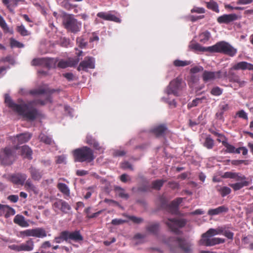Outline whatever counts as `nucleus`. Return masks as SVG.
<instances>
[{
  "label": "nucleus",
  "mask_w": 253,
  "mask_h": 253,
  "mask_svg": "<svg viewBox=\"0 0 253 253\" xmlns=\"http://www.w3.org/2000/svg\"><path fill=\"white\" fill-rule=\"evenodd\" d=\"M216 189L222 197L227 196L231 192V189L227 186H218Z\"/></svg>",
  "instance_id": "4c0bfd02"
},
{
  "label": "nucleus",
  "mask_w": 253,
  "mask_h": 253,
  "mask_svg": "<svg viewBox=\"0 0 253 253\" xmlns=\"http://www.w3.org/2000/svg\"><path fill=\"white\" fill-rule=\"evenodd\" d=\"M222 92L223 89L218 86L213 87L210 91L211 94L213 96H219Z\"/></svg>",
  "instance_id": "09e8293b"
},
{
  "label": "nucleus",
  "mask_w": 253,
  "mask_h": 253,
  "mask_svg": "<svg viewBox=\"0 0 253 253\" xmlns=\"http://www.w3.org/2000/svg\"><path fill=\"white\" fill-rule=\"evenodd\" d=\"M27 177L26 174L18 173L11 175L10 177V181L15 184L23 185Z\"/></svg>",
  "instance_id": "a211bd4d"
},
{
  "label": "nucleus",
  "mask_w": 253,
  "mask_h": 253,
  "mask_svg": "<svg viewBox=\"0 0 253 253\" xmlns=\"http://www.w3.org/2000/svg\"><path fill=\"white\" fill-rule=\"evenodd\" d=\"M43 58H35L32 61L31 64L33 66H42Z\"/></svg>",
  "instance_id": "4d7b16f0"
},
{
  "label": "nucleus",
  "mask_w": 253,
  "mask_h": 253,
  "mask_svg": "<svg viewBox=\"0 0 253 253\" xmlns=\"http://www.w3.org/2000/svg\"><path fill=\"white\" fill-rule=\"evenodd\" d=\"M206 97L205 96H203L201 98H196L195 99H194L191 104H189L188 105V107H192L197 106L198 104L201 103L203 100H206Z\"/></svg>",
  "instance_id": "de8ad7c7"
},
{
  "label": "nucleus",
  "mask_w": 253,
  "mask_h": 253,
  "mask_svg": "<svg viewBox=\"0 0 253 253\" xmlns=\"http://www.w3.org/2000/svg\"><path fill=\"white\" fill-rule=\"evenodd\" d=\"M15 212V210L13 208L7 205L4 217L7 218L11 216L14 215Z\"/></svg>",
  "instance_id": "3c124183"
},
{
  "label": "nucleus",
  "mask_w": 253,
  "mask_h": 253,
  "mask_svg": "<svg viewBox=\"0 0 253 253\" xmlns=\"http://www.w3.org/2000/svg\"><path fill=\"white\" fill-rule=\"evenodd\" d=\"M209 52L222 53L233 57L237 53V49L228 43L222 41L208 47Z\"/></svg>",
  "instance_id": "20e7f679"
},
{
  "label": "nucleus",
  "mask_w": 253,
  "mask_h": 253,
  "mask_svg": "<svg viewBox=\"0 0 253 253\" xmlns=\"http://www.w3.org/2000/svg\"><path fill=\"white\" fill-rule=\"evenodd\" d=\"M34 247V243L32 238L29 239L25 243L20 244V252H30Z\"/></svg>",
  "instance_id": "393cba45"
},
{
  "label": "nucleus",
  "mask_w": 253,
  "mask_h": 253,
  "mask_svg": "<svg viewBox=\"0 0 253 253\" xmlns=\"http://www.w3.org/2000/svg\"><path fill=\"white\" fill-rule=\"evenodd\" d=\"M70 44V41L69 39L64 38L61 39L60 44L62 46L67 47Z\"/></svg>",
  "instance_id": "69168bd1"
},
{
  "label": "nucleus",
  "mask_w": 253,
  "mask_h": 253,
  "mask_svg": "<svg viewBox=\"0 0 253 253\" xmlns=\"http://www.w3.org/2000/svg\"><path fill=\"white\" fill-rule=\"evenodd\" d=\"M125 222H126V220L122 219H117V218L114 219L111 221V223L114 225L122 224Z\"/></svg>",
  "instance_id": "338daca9"
},
{
  "label": "nucleus",
  "mask_w": 253,
  "mask_h": 253,
  "mask_svg": "<svg viewBox=\"0 0 253 253\" xmlns=\"http://www.w3.org/2000/svg\"><path fill=\"white\" fill-rule=\"evenodd\" d=\"M206 4L208 8L217 13L219 12L218 5L213 0H210L209 2H206Z\"/></svg>",
  "instance_id": "ea45409f"
},
{
  "label": "nucleus",
  "mask_w": 253,
  "mask_h": 253,
  "mask_svg": "<svg viewBox=\"0 0 253 253\" xmlns=\"http://www.w3.org/2000/svg\"><path fill=\"white\" fill-rule=\"evenodd\" d=\"M39 138L41 141L46 144L51 145L53 142L51 138L44 134H41L39 136Z\"/></svg>",
  "instance_id": "a18cd8bd"
},
{
  "label": "nucleus",
  "mask_w": 253,
  "mask_h": 253,
  "mask_svg": "<svg viewBox=\"0 0 253 253\" xmlns=\"http://www.w3.org/2000/svg\"><path fill=\"white\" fill-rule=\"evenodd\" d=\"M48 101L51 102L50 95L45 100L35 99L27 103L18 104L12 101L9 95H5V102L7 106L28 121H34L39 115L38 110L33 106L38 104L44 105Z\"/></svg>",
  "instance_id": "f257e3e1"
},
{
  "label": "nucleus",
  "mask_w": 253,
  "mask_h": 253,
  "mask_svg": "<svg viewBox=\"0 0 253 253\" xmlns=\"http://www.w3.org/2000/svg\"><path fill=\"white\" fill-rule=\"evenodd\" d=\"M19 149L18 146L14 148L6 147L0 151V163L2 165H10L15 160V150Z\"/></svg>",
  "instance_id": "39448f33"
},
{
  "label": "nucleus",
  "mask_w": 253,
  "mask_h": 253,
  "mask_svg": "<svg viewBox=\"0 0 253 253\" xmlns=\"http://www.w3.org/2000/svg\"><path fill=\"white\" fill-rule=\"evenodd\" d=\"M210 37L211 33L208 31H206L200 34V42H201L205 43L210 40Z\"/></svg>",
  "instance_id": "37998d69"
},
{
  "label": "nucleus",
  "mask_w": 253,
  "mask_h": 253,
  "mask_svg": "<svg viewBox=\"0 0 253 253\" xmlns=\"http://www.w3.org/2000/svg\"><path fill=\"white\" fill-rule=\"evenodd\" d=\"M236 176L234 179H235L236 181H247L246 177L245 176L242 175L239 173H235Z\"/></svg>",
  "instance_id": "e2e57ef3"
},
{
  "label": "nucleus",
  "mask_w": 253,
  "mask_h": 253,
  "mask_svg": "<svg viewBox=\"0 0 253 253\" xmlns=\"http://www.w3.org/2000/svg\"><path fill=\"white\" fill-rule=\"evenodd\" d=\"M7 206V205L0 204V216H4Z\"/></svg>",
  "instance_id": "774afa93"
},
{
  "label": "nucleus",
  "mask_w": 253,
  "mask_h": 253,
  "mask_svg": "<svg viewBox=\"0 0 253 253\" xmlns=\"http://www.w3.org/2000/svg\"><path fill=\"white\" fill-rule=\"evenodd\" d=\"M204 146L208 149H211L213 147L214 140L210 135L207 136L205 138Z\"/></svg>",
  "instance_id": "a19ab883"
},
{
  "label": "nucleus",
  "mask_w": 253,
  "mask_h": 253,
  "mask_svg": "<svg viewBox=\"0 0 253 253\" xmlns=\"http://www.w3.org/2000/svg\"><path fill=\"white\" fill-rule=\"evenodd\" d=\"M223 75H226V73H223V71L221 70L214 72L204 70L202 77L204 82L207 83L215 80L221 79Z\"/></svg>",
  "instance_id": "9b49d317"
},
{
  "label": "nucleus",
  "mask_w": 253,
  "mask_h": 253,
  "mask_svg": "<svg viewBox=\"0 0 253 253\" xmlns=\"http://www.w3.org/2000/svg\"><path fill=\"white\" fill-rule=\"evenodd\" d=\"M229 239L232 240L234 236V233L229 230H225V228L224 227V231L222 234Z\"/></svg>",
  "instance_id": "13d9d810"
},
{
  "label": "nucleus",
  "mask_w": 253,
  "mask_h": 253,
  "mask_svg": "<svg viewBox=\"0 0 253 253\" xmlns=\"http://www.w3.org/2000/svg\"><path fill=\"white\" fill-rule=\"evenodd\" d=\"M16 31L22 36H26L30 34V33L25 28L23 25L17 26L16 28Z\"/></svg>",
  "instance_id": "c03bdc74"
},
{
  "label": "nucleus",
  "mask_w": 253,
  "mask_h": 253,
  "mask_svg": "<svg viewBox=\"0 0 253 253\" xmlns=\"http://www.w3.org/2000/svg\"><path fill=\"white\" fill-rule=\"evenodd\" d=\"M95 67L94 58L90 56H86L81 61L78 67V70L87 71V69H94Z\"/></svg>",
  "instance_id": "ddd939ff"
},
{
  "label": "nucleus",
  "mask_w": 253,
  "mask_h": 253,
  "mask_svg": "<svg viewBox=\"0 0 253 253\" xmlns=\"http://www.w3.org/2000/svg\"><path fill=\"white\" fill-rule=\"evenodd\" d=\"M13 222L22 227H27L29 224L22 215L17 214L13 219Z\"/></svg>",
  "instance_id": "cd10ccee"
},
{
  "label": "nucleus",
  "mask_w": 253,
  "mask_h": 253,
  "mask_svg": "<svg viewBox=\"0 0 253 253\" xmlns=\"http://www.w3.org/2000/svg\"><path fill=\"white\" fill-rule=\"evenodd\" d=\"M57 187L59 190L65 195H70V190L66 184L63 183H58Z\"/></svg>",
  "instance_id": "58836bf2"
},
{
  "label": "nucleus",
  "mask_w": 253,
  "mask_h": 253,
  "mask_svg": "<svg viewBox=\"0 0 253 253\" xmlns=\"http://www.w3.org/2000/svg\"><path fill=\"white\" fill-rule=\"evenodd\" d=\"M65 28L72 33H77L80 31L82 24L71 14L65 16L63 22Z\"/></svg>",
  "instance_id": "6e6552de"
},
{
  "label": "nucleus",
  "mask_w": 253,
  "mask_h": 253,
  "mask_svg": "<svg viewBox=\"0 0 253 253\" xmlns=\"http://www.w3.org/2000/svg\"><path fill=\"white\" fill-rule=\"evenodd\" d=\"M21 155L24 158H27L28 159H32V155L33 153L31 149L27 145H24L21 147Z\"/></svg>",
  "instance_id": "2f4dec72"
},
{
  "label": "nucleus",
  "mask_w": 253,
  "mask_h": 253,
  "mask_svg": "<svg viewBox=\"0 0 253 253\" xmlns=\"http://www.w3.org/2000/svg\"><path fill=\"white\" fill-rule=\"evenodd\" d=\"M53 208L60 210L62 212L67 213L71 210V207L67 202L62 199H58L54 202Z\"/></svg>",
  "instance_id": "4468645a"
},
{
  "label": "nucleus",
  "mask_w": 253,
  "mask_h": 253,
  "mask_svg": "<svg viewBox=\"0 0 253 253\" xmlns=\"http://www.w3.org/2000/svg\"><path fill=\"white\" fill-rule=\"evenodd\" d=\"M189 47L193 50L201 52L209 51L208 47H205L202 46L198 43H191L189 44Z\"/></svg>",
  "instance_id": "e433bc0d"
},
{
  "label": "nucleus",
  "mask_w": 253,
  "mask_h": 253,
  "mask_svg": "<svg viewBox=\"0 0 253 253\" xmlns=\"http://www.w3.org/2000/svg\"><path fill=\"white\" fill-rule=\"evenodd\" d=\"M73 155L75 162L90 163L95 159L93 151L87 146L75 149Z\"/></svg>",
  "instance_id": "7ed1b4c3"
},
{
  "label": "nucleus",
  "mask_w": 253,
  "mask_h": 253,
  "mask_svg": "<svg viewBox=\"0 0 253 253\" xmlns=\"http://www.w3.org/2000/svg\"><path fill=\"white\" fill-rule=\"evenodd\" d=\"M46 92V90L45 89H42V88L34 89L30 90L29 91V93L33 95L44 94Z\"/></svg>",
  "instance_id": "864d4df0"
},
{
  "label": "nucleus",
  "mask_w": 253,
  "mask_h": 253,
  "mask_svg": "<svg viewBox=\"0 0 253 253\" xmlns=\"http://www.w3.org/2000/svg\"><path fill=\"white\" fill-rule=\"evenodd\" d=\"M57 59L51 58H43L42 66L48 69L55 68Z\"/></svg>",
  "instance_id": "7c9ffc66"
},
{
  "label": "nucleus",
  "mask_w": 253,
  "mask_h": 253,
  "mask_svg": "<svg viewBox=\"0 0 253 253\" xmlns=\"http://www.w3.org/2000/svg\"><path fill=\"white\" fill-rule=\"evenodd\" d=\"M236 115L239 118L244 119L245 120H247L248 119L247 113H246L243 110L238 111L236 112Z\"/></svg>",
  "instance_id": "5fc2aeb1"
},
{
  "label": "nucleus",
  "mask_w": 253,
  "mask_h": 253,
  "mask_svg": "<svg viewBox=\"0 0 253 253\" xmlns=\"http://www.w3.org/2000/svg\"><path fill=\"white\" fill-rule=\"evenodd\" d=\"M29 171L32 179L35 181H39L42 178L43 175L42 171H41L34 167L31 166L29 169Z\"/></svg>",
  "instance_id": "5701e85b"
},
{
  "label": "nucleus",
  "mask_w": 253,
  "mask_h": 253,
  "mask_svg": "<svg viewBox=\"0 0 253 253\" xmlns=\"http://www.w3.org/2000/svg\"><path fill=\"white\" fill-rule=\"evenodd\" d=\"M166 180L163 179H158L153 181L152 182V188L153 189L159 190L163 186L164 183Z\"/></svg>",
  "instance_id": "79ce46f5"
},
{
  "label": "nucleus",
  "mask_w": 253,
  "mask_h": 253,
  "mask_svg": "<svg viewBox=\"0 0 253 253\" xmlns=\"http://www.w3.org/2000/svg\"><path fill=\"white\" fill-rule=\"evenodd\" d=\"M182 84L181 79L176 78L170 82L167 87L166 92L168 94H172L174 95H178V91L180 89Z\"/></svg>",
  "instance_id": "f8f14e48"
},
{
  "label": "nucleus",
  "mask_w": 253,
  "mask_h": 253,
  "mask_svg": "<svg viewBox=\"0 0 253 253\" xmlns=\"http://www.w3.org/2000/svg\"><path fill=\"white\" fill-rule=\"evenodd\" d=\"M160 227V224L158 223H154L148 225L146 229V230L154 235L158 233Z\"/></svg>",
  "instance_id": "c9c22d12"
},
{
  "label": "nucleus",
  "mask_w": 253,
  "mask_h": 253,
  "mask_svg": "<svg viewBox=\"0 0 253 253\" xmlns=\"http://www.w3.org/2000/svg\"><path fill=\"white\" fill-rule=\"evenodd\" d=\"M191 62L187 60H175L173 61V65L175 67H184L187 65H190Z\"/></svg>",
  "instance_id": "49530a36"
},
{
  "label": "nucleus",
  "mask_w": 253,
  "mask_h": 253,
  "mask_svg": "<svg viewBox=\"0 0 253 253\" xmlns=\"http://www.w3.org/2000/svg\"><path fill=\"white\" fill-rule=\"evenodd\" d=\"M92 146L95 150H98L100 153L103 152L104 148L102 146H100L98 142L96 141L92 145Z\"/></svg>",
  "instance_id": "bf43d9fd"
},
{
  "label": "nucleus",
  "mask_w": 253,
  "mask_h": 253,
  "mask_svg": "<svg viewBox=\"0 0 253 253\" xmlns=\"http://www.w3.org/2000/svg\"><path fill=\"white\" fill-rule=\"evenodd\" d=\"M250 184V182L248 181H243L240 182L230 184L229 186L233 189L234 191L240 190L245 186H247Z\"/></svg>",
  "instance_id": "f704fd0d"
},
{
  "label": "nucleus",
  "mask_w": 253,
  "mask_h": 253,
  "mask_svg": "<svg viewBox=\"0 0 253 253\" xmlns=\"http://www.w3.org/2000/svg\"><path fill=\"white\" fill-rule=\"evenodd\" d=\"M46 236L47 233L45 230L41 227L26 229L20 231L17 233V237L23 239L29 237L43 238Z\"/></svg>",
  "instance_id": "0eeeda50"
},
{
  "label": "nucleus",
  "mask_w": 253,
  "mask_h": 253,
  "mask_svg": "<svg viewBox=\"0 0 253 253\" xmlns=\"http://www.w3.org/2000/svg\"><path fill=\"white\" fill-rule=\"evenodd\" d=\"M83 240V238L79 231L76 230L74 232H70L65 230L60 233L59 236L55 237L54 242L59 244L64 241L69 242L70 240H72L75 242H79Z\"/></svg>",
  "instance_id": "423d86ee"
},
{
  "label": "nucleus",
  "mask_w": 253,
  "mask_h": 253,
  "mask_svg": "<svg viewBox=\"0 0 253 253\" xmlns=\"http://www.w3.org/2000/svg\"><path fill=\"white\" fill-rule=\"evenodd\" d=\"M32 134L29 132L20 133L16 135L18 142L19 144L28 142L31 138Z\"/></svg>",
  "instance_id": "c756f323"
},
{
  "label": "nucleus",
  "mask_w": 253,
  "mask_h": 253,
  "mask_svg": "<svg viewBox=\"0 0 253 253\" xmlns=\"http://www.w3.org/2000/svg\"><path fill=\"white\" fill-rule=\"evenodd\" d=\"M238 17L236 14H223L217 19V21L219 24H228L233 21L237 20Z\"/></svg>",
  "instance_id": "f3484780"
},
{
  "label": "nucleus",
  "mask_w": 253,
  "mask_h": 253,
  "mask_svg": "<svg viewBox=\"0 0 253 253\" xmlns=\"http://www.w3.org/2000/svg\"><path fill=\"white\" fill-rule=\"evenodd\" d=\"M77 42L79 43V46L81 48L85 47L87 42L82 38H77Z\"/></svg>",
  "instance_id": "0e129e2a"
},
{
  "label": "nucleus",
  "mask_w": 253,
  "mask_h": 253,
  "mask_svg": "<svg viewBox=\"0 0 253 253\" xmlns=\"http://www.w3.org/2000/svg\"><path fill=\"white\" fill-rule=\"evenodd\" d=\"M232 67L233 69L236 70H253V64L246 61L238 62L237 63L233 65Z\"/></svg>",
  "instance_id": "4be33fe9"
},
{
  "label": "nucleus",
  "mask_w": 253,
  "mask_h": 253,
  "mask_svg": "<svg viewBox=\"0 0 253 253\" xmlns=\"http://www.w3.org/2000/svg\"><path fill=\"white\" fill-rule=\"evenodd\" d=\"M217 141L219 142H221L222 145L226 148L225 152L228 153H233L234 152L235 147L228 143L227 140H221L220 139H217Z\"/></svg>",
  "instance_id": "72a5a7b5"
},
{
  "label": "nucleus",
  "mask_w": 253,
  "mask_h": 253,
  "mask_svg": "<svg viewBox=\"0 0 253 253\" xmlns=\"http://www.w3.org/2000/svg\"><path fill=\"white\" fill-rule=\"evenodd\" d=\"M24 187L27 191L28 192H33L34 194H37L38 193V190L37 187L33 183L30 179H28L25 181Z\"/></svg>",
  "instance_id": "c85d7f7f"
},
{
  "label": "nucleus",
  "mask_w": 253,
  "mask_h": 253,
  "mask_svg": "<svg viewBox=\"0 0 253 253\" xmlns=\"http://www.w3.org/2000/svg\"><path fill=\"white\" fill-rule=\"evenodd\" d=\"M97 16L107 21H112L117 23L121 22L119 18L109 12H100L97 14Z\"/></svg>",
  "instance_id": "aec40b11"
},
{
  "label": "nucleus",
  "mask_w": 253,
  "mask_h": 253,
  "mask_svg": "<svg viewBox=\"0 0 253 253\" xmlns=\"http://www.w3.org/2000/svg\"><path fill=\"white\" fill-rule=\"evenodd\" d=\"M175 241L178 245L180 249L185 253H189L191 251V244L189 242L187 241L184 238H174Z\"/></svg>",
  "instance_id": "dca6fc26"
},
{
  "label": "nucleus",
  "mask_w": 253,
  "mask_h": 253,
  "mask_svg": "<svg viewBox=\"0 0 253 253\" xmlns=\"http://www.w3.org/2000/svg\"><path fill=\"white\" fill-rule=\"evenodd\" d=\"M201 71H204L203 67L201 66H195L190 69V72L193 74H195Z\"/></svg>",
  "instance_id": "052dcab7"
},
{
  "label": "nucleus",
  "mask_w": 253,
  "mask_h": 253,
  "mask_svg": "<svg viewBox=\"0 0 253 253\" xmlns=\"http://www.w3.org/2000/svg\"><path fill=\"white\" fill-rule=\"evenodd\" d=\"M114 190L116 194L120 198L127 200L129 198V195L126 193L125 190L120 186H116Z\"/></svg>",
  "instance_id": "473e14b6"
},
{
  "label": "nucleus",
  "mask_w": 253,
  "mask_h": 253,
  "mask_svg": "<svg viewBox=\"0 0 253 253\" xmlns=\"http://www.w3.org/2000/svg\"><path fill=\"white\" fill-rule=\"evenodd\" d=\"M228 208L225 205L219 206L215 209H210L208 211L209 215L213 216L218 215L222 213H226L228 211Z\"/></svg>",
  "instance_id": "b1692460"
},
{
  "label": "nucleus",
  "mask_w": 253,
  "mask_h": 253,
  "mask_svg": "<svg viewBox=\"0 0 253 253\" xmlns=\"http://www.w3.org/2000/svg\"><path fill=\"white\" fill-rule=\"evenodd\" d=\"M165 222L172 232L179 234L181 232L178 228L184 227L187 221L183 218H168Z\"/></svg>",
  "instance_id": "1a4fd4ad"
},
{
  "label": "nucleus",
  "mask_w": 253,
  "mask_h": 253,
  "mask_svg": "<svg viewBox=\"0 0 253 253\" xmlns=\"http://www.w3.org/2000/svg\"><path fill=\"white\" fill-rule=\"evenodd\" d=\"M167 127L165 125H160L152 129V132L157 136L160 137L165 135Z\"/></svg>",
  "instance_id": "bb28decb"
},
{
  "label": "nucleus",
  "mask_w": 253,
  "mask_h": 253,
  "mask_svg": "<svg viewBox=\"0 0 253 253\" xmlns=\"http://www.w3.org/2000/svg\"><path fill=\"white\" fill-rule=\"evenodd\" d=\"M79 61V59L68 58L65 60L62 59L58 63L57 66L60 68H66L68 67H74L76 65Z\"/></svg>",
  "instance_id": "6ab92c4d"
},
{
  "label": "nucleus",
  "mask_w": 253,
  "mask_h": 253,
  "mask_svg": "<svg viewBox=\"0 0 253 253\" xmlns=\"http://www.w3.org/2000/svg\"><path fill=\"white\" fill-rule=\"evenodd\" d=\"M10 44L11 47H16L22 48L24 47V44L20 42L13 38L10 39Z\"/></svg>",
  "instance_id": "603ef678"
},
{
  "label": "nucleus",
  "mask_w": 253,
  "mask_h": 253,
  "mask_svg": "<svg viewBox=\"0 0 253 253\" xmlns=\"http://www.w3.org/2000/svg\"><path fill=\"white\" fill-rule=\"evenodd\" d=\"M183 201L182 198H177L172 201L170 204H168L166 211L168 212L173 214H177L178 213V207L179 205L182 203Z\"/></svg>",
  "instance_id": "2eb2a0df"
},
{
  "label": "nucleus",
  "mask_w": 253,
  "mask_h": 253,
  "mask_svg": "<svg viewBox=\"0 0 253 253\" xmlns=\"http://www.w3.org/2000/svg\"><path fill=\"white\" fill-rule=\"evenodd\" d=\"M235 69H233V67L229 69L228 73L226 71H223V73H225L226 75H223L222 79H228L230 82L235 83L238 84L239 86L240 87H244L247 82L244 80H241L239 76L234 72Z\"/></svg>",
  "instance_id": "9d476101"
},
{
  "label": "nucleus",
  "mask_w": 253,
  "mask_h": 253,
  "mask_svg": "<svg viewBox=\"0 0 253 253\" xmlns=\"http://www.w3.org/2000/svg\"><path fill=\"white\" fill-rule=\"evenodd\" d=\"M229 108V105L228 104L223 103L220 104L219 109L215 114L216 118L218 120H224L223 114L225 112L228 110Z\"/></svg>",
  "instance_id": "a878e982"
},
{
  "label": "nucleus",
  "mask_w": 253,
  "mask_h": 253,
  "mask_svg": "<svg viewBox=\"0 0 253 253\" xmlns=\"http://www.w3.org/2000/svg\"><path fill=\"white\" fill-rule=\"evenodd\" d=\"M159 202L162 209L166 210L168 206V201L164 196H161L159 198Z\"/></svg>",
  "instance_id": "8fccbe9b"
},
{
  "label": "nucleus",
  "mask_w": 253,
  "mask_h": 253,
  "mask_svg": "<svg viewBox=\"0 0 253 253\" xmlns=\"http://www.w3.org/2000/svg\"><path fill=\"white\" fill-rule=\"evenodd\" d=\"M223 231V227H218L216 229H210L206 233L202 234V239L199 241V244L200 245L209 247L224 243L225 240L223 239L219 238H210L215 235L222 234Z\"/></svg>",
  "instance_id": "f03ea898"
},
{
  "label": "nucleus",
  "mask_w": 253,
  "mask_h": 253,
  "mask_svg": "<svg viewBox=\"0 0 253 253\" xmlns=\"http://www.w3.org/2000/svg\"><path fill=\"white\" fill-rule=\"evenodd\" d=\"M1 1L10 12H13L14 8L17 6L18 2H24L25 0H1Z\"/></svg>",
  "instance_id": "412c9836"
},
{
  "label": "nucleus",
  "mask_w": 253,
  "mask_h": 253,
  "mask_svg": "<svg viewBox=\"0 0 253 253\" xmlns=\"http://www.w3.org/2000/svg\"><path fill=\"white\" fill-rule=\"evenodd\" d=\"M191 13H204L205 10L202 7H195L191 10Z\"/></svg>",
  "instance_id": "680f3d73"
},
{
  "label": "nucleus",
  "mask_w": 253,
  "mask_h": 253,
  "mask_svg": "<svg viewBox=\"0 0 253 253\" xmlns=\"http://www.w3.org/2000/svg\"><path fill=\"white\" fill-rule=\"evenodd\" d=\"M127 218L129 220L132 221L133 222H134V223H136V224L140 223L143 221V218H140V217H136L135 216L129 215V216H127Z\"/></svg>",
  "instance_id": "6e6d98bb"
}]
</instances>
